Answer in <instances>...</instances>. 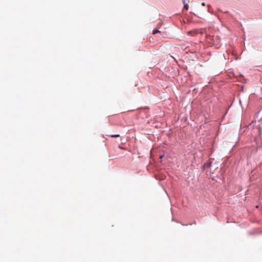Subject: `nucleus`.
Listing matches in <instances>:
<instances>
[{"label": "nucleus", "mask_w": 262, "mask_h": 262, "mask_svg": "<svg viewBox=\"0 0 262 262\" xmlns=\"http://www.w3.org/2000/svg\"><path fill=\"white\" fill-rule=\"evenodd\" d=\"M184 6L183 9H184V10H186V11H187V10H188V7H189V6H188V4H184Z\"/></svg>", "instance_id": "obj_1"}, {"label": "nucleus", "mask_w": 262, "mask_h": 262, "mask_svg": "<svg viewBox=\"0 0 262 262\" xmlns=\"http://www.w3.org/2000/svg\"><path fill=\"white\" fill-rule=\"evenodd\" d=\"M119 136H120V135L118 134L110 135V137H112V138H117V137H119Z\"/></svg>", "instance_id": "obj_2"}, {"label": "nucleus", "mask_w": 262, "mask_h": 262, "mask_svg": "<svg viewBox=\"0 0 262 262\" xmlns=\"http://www.w3.org/2000/svg\"><path fill=\"white\" fill-rule=\"evenodd\" d=\"M159 32H160V31L158 30L155 29V30H154L152 33H153V34H156Z\"/></svg>", "instance_id": "obj_3"}, {"label": "nucleus", "mask_w": 262, "mask_h": 262, "mask_svg": "<svg viewBox=\"0 0 262 262\" xmlns=\"http://www.w3.org/2000/svg\"><path fill=\"white\" fill-rule=\"evenodd\" d=\"M188 3H189V0H183V3L184 4H188Z\"/></svg>", "instance_id": "obj_4"}, {"label": "nucleus", "mask_w": 262, "mask_h": 262, "mask_svg": "<svg viewBox=\"0 0 262 262\" xmlns=\"http://www.w3.org/2000/svg\"><path fill=\"white\" fill-rule=\"evenodd\" d=\"M202 5L203 6H205V3H203L202 4Z\"/></svg>", "instance_id": "obj_5"}, {"label": "nucleus", "mask_w": 262, "mask_h": 262, "mask_svg": "<svg viewBox=\"0 0 262 262\" xmlns=\"http://www.w3.org/2000/svg\"><path fill=\"white\" fill-rule=\"evenodd\" d=\"M162 157H163L162 156H160V158H162Z\"/></svg>", "instance_id": "obj_6"}]
</instances>
